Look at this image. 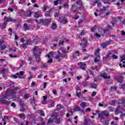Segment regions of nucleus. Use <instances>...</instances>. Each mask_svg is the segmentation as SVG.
<instances>
[{
    "instance_id": "obj_1",
    "label": "nucleus",
    "mask_w": 125,
    "mask_h": 125,
    "mask_svg": "<svg viewBox=\"0 0 125 125\" xmlns=\"http://www.w3.org/2000/svg\"><path fill=\"white\" fill-rule=\"evenodd\" d=\"M33 56L35 57L36 62L37 63H41L42 60L41 59V57H40V54L42 53L41 51V49L39 48L38 46H35L33 49Z\"/></svg>"
},
{
    "instance_id": "obj_2",
    "label": "nucleus",
    "mask_w": 125,
    "mask_h": 125,
    "mask_svg": "<svg viewBox=\"0 0 125 125\" xmlns=\"http://www.w3.org/2000/svg\"><path fill=\"white\" fill-rule=\"evenodd\" d=\"M8 97H9V93L6 92V94L3 95L2 97L0 98V102L2 104H4V105H6V106H8L11 102L8 101L5 99H8Z\"/></svg>"
},
{
    "instance_id": "obj_3",
    "label": "nucleus",
    "mask_w": 125,
    "mask_h": 125,
    "mask_svg": "<svg viewBox=\"0 0 125 125\" xmlns=\"http://www.w3.org/2000/svg\"><path fill=\"white\" fill-rule=\"evenodd\" d=\"M58 54L56 56V59H57V60H59V62L61 61V59L60 58H64V57L65 58H67V57L68 56L67 54L63 55V54L61 53L59 51H58Z\"/></svg>"
},
{
    "instance_id": "obj_4",
    "label": "nucleus",
    "mask_w": 125,
    "mask_h": 125,
    "mask_svg": "<svg viewBox=\"0 0 125 125\" xmlns=\"http://www.w3.org/2000/svg\"><path fill=\"white\" fill-rule=\"evenodd\" d=\"M40 23L39 24H42V25H43V26H47L48 25L49 23L50 22V20L49 19H41L40 20Z\"/></svg>"
},
{
    "instance_id": "obj_5",
    "label": "nucleus",
    "mask_w": 125,
    "mask_h": 125,
    "mask_svg": "<svg viewBox=\"0 0 125 125\" xmlns=\"http://www.w3.org/2000/svg\"><path fill=\"white\" fill-rule=\"evenodd\" d=\"M111 43V41H109L106 42L105 43L101 44V46L103 48H106L108 45H109Z\"/></svg>"
},
{
    "instance_id": "obj_6",
    "label": "nucleus",
    "mask_w": 125,
    "mask_h": 125,
    "mask_svg": "<svg viewBox=\"0 0 125 125\" xmlns=\"http://www.w3.org/2000/svg\"><path fill=\"white\" fill-rule=\"evenodd\" d=\"M4 19H6V22H16V20H14L11 18L5 17Z\"/></svg>"
},
{
    "instance_id": "obj_7",
    "label": "nucleus",
    "mask_w": 125,
    "mask_h": 125,
    "mask_svg": "<svg viewBox=\"0 0 125 125\" xmlns=\"http://www.w3.org/2000/svg\"><path fill=\"white\" fill-rule=\"evenodd\" d=\"M73 110L74 112H78V111H79L80 112H82L83 114H84V111L83 110H82L80 108V106H75V108L73 109Z\"/></svg>"
},
{
    "instance_id": "obj_8",
    "label": "nucleus",
    "mask_w": 125,
    "mask_h": 125,
    "mask_svg": "<svg viewBox=\"0 0 125 125\" xmlns=\"http://www.w3.org/2000/svg\"><path fill=\"white\" fill-rule=\"evenodd\" d=\"M123 79H124V76H120L117 77L118 82L119 83H122L123 82Z\"/></svg>"
},
{
    "instance_id": "obj_9",
    "label": "nucleus",
    "mask_w": 125,
    "mask_h": 125,
    "mask_svg": "<svg viewBox=\"0 0 125 125\" xmlns=\"http://www.w3.org/2000/svg\"><path fill=\"white\" fill-rule=\"evenodd\" d=\"M100 52V49L98 48L96 52H95V56H96L97 58H100V55L99 53Z\"/></svg>"
},
{
    "instance_id": "obj_10",
    "label": "nucleus",
    "mask_w": 125,
    "mask_h": 125,
    "mask_svg": "<svg viewBox=\"0 0 125 125\" xmlns=\"http://www.w3.org/2000/svg\"><path fill=\"white\" fill-rule=\"evenodd\" d=\"M106 75V72H104V74H101V77H103V78H104L105 80H107V79H110L111 77L110 76H107Z\"/></svg>"
},
{
    "instance_id": "obj_11",
    "label": "nucleus",
    "mask_w": 125,
    "mask_h": 125,
    "mask_svg": "<svg viewBox=\"0 0 125 125\" xmlns=\"http://www.w3.org/2000/svg\"><path fill=\"white\" fill-rule=\"evenodd\" d=\"M86 64L83 63V62H80V68L81 69H82V70H85V66Z\"/></svg>"
},
{
    "instance_id": "obj_12",
    "label": "nucleus",
    "mask_w": 125,
    "mask_h": 125,
    "mask_svg": "<svg viewBox=\"0 0 125 125\" xmlns=\"http://www.w3.org/2000/svg\"><path fill=\"white\" fill-rule=\"evenodd\" d=\"M19 105L20 107H24V106H25V103H24V101L20 100L19 101Z\"/></svg>"
},
{
    "instance_id": "obj_13",
    "label": "nucleus",
    "mask_w": 125,
    "mask_h": 125,
    "mask_svg": "<svg viewBox=\"0 0 125 125\" xmlns=\"http://www.w3.org/2000/svg\"><path fill=\"white\" fill-rule=\"evenodd\" d=\"M98 118H100L101 120H104L105 119L104 116L102 113L98 114Z\"/></svg>"
},
{
    "instance_id": "obj_14",
    "label": "nucleus",
    "mask_w": 125,
    "mask_h": 125,
    "mask_svg": "<svg viewBox=\"0 0 125 125\" xmlns=\"http://www.w3.org/2000/svg\"><path fill=\"white\" fill-rule=\"evenodd\" d=\"M57 25L56 23H52L51 28L52 29V30H55L56 29V27H57Z\"/></svg>"
},
{
    "instance_id": "obj_15",
    "label": "nucleus",
    "mask_w": 125,
    "mask_h": 125,
    "mask_svg": "<svg viewBox=\"0 0 125 125\" xmlns=\"http://www.w3.org/2000/svg\"><path fill=\"white\" fill-rule=\"evenodd\" d=\"M52 118H54V119H56V118H58V113H54L53 114L51 115Z\"/></svg>"
},
{
    "instance_id": "obj_16",
    "label": "nucleus",
    "mask_w": 125,
    "mask_h": 125,
    "mask_svg": "<svg viewBox=\"0 0 125 125\" xmlns=\"http://www.w3.org/2000/svg\"><path fill=\"white\" fill-rule=\"evenodd\" d=\"M80 106L82 107V108H85V107H86V103L85 102H83L80 104Z\"/></svg>"
},
{
    "instance_id": "obj_17",
    "label": "nucleus",
    "mask_w": 125,
    "mask_h": 125,
    "mask_svg": "<svg viewBox=\"0 0 125 125\" xmlns=\"http://www.w3.org/2000/svg\"><path fill=\"white\" fill-rule=\"evenodd\" d=\"M56 124H57L58 125H60L61 124V122H60V118H56Z\"/></svg>"
},
{
    "instance_id": "obj_18",
    "label": "nucleus",
    "mask_w": 125,
    "mask_h": 125,
    "mask_svg": "<svg viewBox=\"0 0 125 125\" xmlns=\"http://www.w3.org/2000/svg\"><path fill=\"white\" fill-rule=\"evenodd\" d=\"M19 89V87H15V88L12 90V93L13 94H15L16 93L15 92V91H17V90H18V89Z\"/></svg>"
},
{
    "instance_id": "obj_19",
    "label": "nucleus",
    "mask_w": 125,
    "mask_h": 125,
    "mask_svg": "<svg viewBox=\"0 0 125 125\" xmlns=\"http://www.w3.org/2000/svg\"><path fill=\"white\" fill-rule=\"evenodd\" d=\"M7 71H8V69L4 67L3 68V70H2L0 72L1 74H5V72H7Z\"/></svg>"
},
{
    "instance_id": "obj_20",
    "label": "nucleus",
    "mask_w": 125,
    "mask_h": 125,
    "mask_svg": "<svg viewBox=\"0 0 125 125\" xmlns=\"http://www.w3.org/2000/svg\"><path fill=\"white\" fill-rule=\"evenodd\" d=\"M96 3H98L97 4L98 7H99V6H100V5H102V4H101V2H99L98 3V1H95L94 3L93 6H95Z\"/></svg>"
},
{
    "instance_id": "obj_21",
    "label": "nucleus",
    "mask_w": 125,
    "mask_h": 125,
    "mask_svg": "<svg viewBox=\"0 0 125 125\" xmlns=\"http://www.w3.org/2000/svg\"><path fill=\"white\" fill-rule=\"evenodd\" d=\"M91 86L93 88H95V89H96L97 88V84H96L95 83H91Z\"/></svg>"
},
{
    "instance_id": "obj_22",
    "label": "nucleus",
    "mask_w": 125,
    "mask_h": 125,
    "mask_svg": "<svg viewBox=\"0 0 125 125\" xmlns=\"http://www.w3.org/2000/svg\"><path fill=\"white\" fill-rule=\"evenodd\" d=\"M6 26V22H4L2 25H0V29H4Z\"/></svg>"
},
{
    "instance_id": "obj_23",
    "label": "nucleus",
    "mask_w": 125,
    "mask_h": 125,
    "mask_svg": "<svg viewBox=\"0 0 125 125\" xmlns=\"http://www.w3.org/2000/svg\"><path fill=\"white\" fill-rule=\"evenodd\" d=\"M77 56H80V53L79 51L75 52V53L73 55V57H77Z\"/></svg>"
},
{
    "instance_id": "obj_24",
    "label": "nucleus",
    "mask_w": 125,
    "mask_h": 125,
    "mask_svg": "<svg viewBox=\"0 0 125 125\" xmlns=\"http://www.w3.org/2000/svg\"><path fill=\"white\" fill-rule=\"evenodd\" d=\"M57 108L58 110H61V109H63V106L62 104H59L57 105Z\"/></svg>"
},
{
    "instance_id": "obj_25",
    "label": "nucleus",
    "mask_w": 125,
    "mask_h": 125,
    "mask_svg": "<svg viewBox=\"0 0 125 125\" xmlns=\"http://www.w3.org/2000/svg\"><path fill=\"white\" fill-rule=\"evenodd\" d=\"M120 58L121 59V62H123V61H125V55H123L120 57Z\"/></svg>"
},
{
    "instance_id": "obj_26",
    "label": "nucleus",
    "mask_w": 125,
    "mask_h": 125,
    "mask_svg": "<svg viewBox=\"0 0 125 125\" xmlns=\"http://www.w3.org/2000/svg\"><path fill=\"white\" fill-rule=\"evenodd\" d=\"M61 50H62V53H63V54H66V53H69V52L64 50L63 48H62L61 49Z\"/></svg>"
},
{
    "instance_id": "obj_27",
    "label": "nucleus",
    "mask_w": 125,
    "mask_h": 125,
    "mask_svg": "<svg viewBox=\"0 0 125 125\" xmlns=\"http://www.w3.org/2000/svg\"><path fill=\"white\" fill-rule=\"evenodd\" d=\"M48 67V66L47 65V64H46V63H42V68H47Z\"/></svg>"
},
{
    "instance_id": "obj_28",
    "label": "nucleus",
    "mask_w": 125,
    "mask_h": 125,
    "mask_svg": "<svg viewBox=\"0 0 125 125\" xmlns=\"http://www.w3.org/2000/svg\"><path fill=\"white\" fill-rule=\"evenodd\" d=\"M19 117L20 118H21V119H25V115L23 113H21L19 114Z\"/></svg>"
},
{
    "instance_id": "obj_29",
    "label": "nucleus",
    "mask_w": 125,
    "mask_h": 125,
    "mask_svg": "<svg viewBox=\"0 0 125 125\" xmlns=\"http://www.w3.org/2000/svg\"><path fill=\"white\" fill-rule=\"evenodd\" d=\"M20 111H21V112H25L26 111V108H24V106H21Z\"/></svg>"
},
{
    "instance_id": "obj_30",
    "label": "nucleus",
    "mask_w": 125,
    "mask_h": 125,
    "mask_svg": "<svg viewBox=\"0 0 125 125\" xmlns=\"http://www.w3.org/2000/svg\"><path fill=\"white\" fill-rule=\"evenodd\" d=\"M40 115L41 116H42V117H44V116H45V114H44V112H43V110H40Z\"/></svg>"
},
{
    "instance_id": "obj_31",
    "label": "nucleus",
    "mask_w": 125,
    "mask_h": 125,
    "mask_svg": "<svg viewBox=\"0 0 125 125\" xmlns=\"http://www.w3.org/2000/svg\"><path fill=\"white\" fill-rule=\"evenodd\" d=\"M90 124H92V122H91V121H86V122L84 123V125H90Z\"/></svg>"
},
{
    "instance_id": "obj_32",
    "label": "nucleus",
    "mask_w": 125,
    "mask_h": 125,
    "mask_svg": "<svg viewBox=\"0 0 125 125\" xmlns=\"http://www.w3.org/2000/svg\"><path fill=\"white\" fill-rule=\"evenodd\" d=\"M60 0H56L54 1V5H58Z\"/></svg>"
},
{
    "instance_id": "obj_33",
    "label": "nucleus",
    "mask_w": 125,
    "mask_h": 125,
    "mask_svg": "<svg viewBox=\"0 0 125 125\" xmlns=\"http://www.w3.org/2000/svg\"><path fill=\"white\" fill-rule=\"evenodd\" d=\"M35 13V15H34L35 18H39V17H40V14H39V13L36 12Z\"/></svg>"
},
{
    "instance_id": "obj_34",
    "label": "nucleus",
    "mask_w": 125,
    "mask_h": 125,
    "mask_svg": "<svg viewBox=\"0 0 125 125\" xmlns=\"http://www.w3.org/2000/svg\"><path fill=\"white\" fill-rule=\"evenodd\" d=\"M68 22V21H67L65 19H62L61 21V23H62V24H66V23H67Z\"/></svg>"
},
{
    "instance_id": "obj_35",
    "label": "nucleus",
    "mask_w": 125,
    "mask_h": 125,
    "mask_svg": "<svg viewBox=\"0 0 125 125\" xmlns=\"http://www.w3.org/2000/svg\"><path fill=\"white\" fill-rule=\"evenodd\" d=\"M81 95H82V93L81 92H78V91H76V96L77 97H81Z\"/></svg>"
},
{
    "instance_id": "obj_36",
    "label": "nucleus",
    "mask_w": 125,
    "mask_h": 125,
    "mask_svg": "<svg viewBox=\"0 0 125 125\" xmlns=\"http://www.w3.org/2000/svg\"><path fill=\"white\" fill-rule=\"evenodd\" d=\"M23 27L26 30H28V29H29V26H28V24L26 23H24L23 24Z\"/></svg>"
},
{
    "instance_id": "obj_37",
    "label": "nucleus",
    "mask_w": 125,
    "mask_h": 125,
    "mask_svg": "<svg viewBox=\"0 0 125 125\" xmlns=\"http://www.w3.org/2000/svg\"><path fill=\"white\" fill-rule=\"evenodd\" d=\"M31 103H33V104H35L36 103V98L35 97H33L32 100H31Z\"/></svg>"
},
{
    "instance_id": "obj_38",
    "label": "nucleus",
    "mask_w": 125,
    "mask_h": 125,
    "mask_svg": "<svg viewBox=\"0 0 125 125\" xmlns=\"http://www.w3.org/2000/svg\"><path fill=\"white\" fill-rule=\"evenodd\" d=\"M102 114L104 115V117H109V114H106V113H105V111H103V112H102Z\"/></svg>"
},
{
    "instance_id": "obj_39",
    "label": "nucleus",
    "mask_w": 125,
    "mask_h": 125,
    "mask_svg": "<svg viewBox=\"0 0 125 125\" xmlns=\"http://www.w3.org/2000/svg\"><path fill=\"white\" fill-rule=\"evenodd\" d=\"M120 101H121V104H123V105H124V104H125V99L124 98H122L121 100H120Z\"/></svg>"
},
{
    "instance_id": "obj_40",
    "label": "nucleus",
    "mask_w": 125,
    "mask_h": 125,
    "mask_svg": "<svg viewBox=\"0 0 125 125\" xmlns=\"http://www.w3.org/2000/svg\"><path fill=\"white\" fill-rule=\"evenodd\" d=\"M23 97L25 99H28V98H29L30 97V95L25 94V95H24Z\"/></svg>"
},
{
    "instance_id": "obj_41",
    "label": "nucleus",
    "mask_w": 125,
    "mask_h": 125,
    "mask_svg": "<svg viewBox=\"0 0 125 125\" xmlns=\"http://www.w3.org/2000/svg\"><path fill=\"white\" fill-rule=\"evenodd\" d=\"M112 57L113 59H118V56L117 55H115V54H113L112 56Z\"/></svg>"
},
{
    "instance_id": "obj_42",
    "label": "nucleus",
    "mask_w": 125,
    "mask_h": 125,
    "mask_svg": "<svg viewBox=\"0 0 125 125\" xmlns=\"http://www.w3.org/2000/svg\"><path fill=\"white\" fill-rule=\"evenodd\" d=\"M115 103H116V102L115 101V100H112L111 101L110 104L112 105V106H116V105L115 104Z\"/></svg>"
},
{
    "instance_id": "obj_43",
    "label": "nucleus",
    "mask_w": 125,
    "mask_h": 125,
    "mask_svg": "<svg viewBox=\"0 0 125 125\" xmlns=\"http://www.w3.org/2000/svg\"><path fill=\"white\" fill-rule=\"evenodd\" d=\"M103 2H104V4H107H107H109V5L111 4V2H110L108 1H107V0H105V1H103Z\"/></svg>"
},
{
    "instance_id": "obj_44",
    "label": "nucleus",
    "mask_w": 125,
    "mask_h": 125,
    "mask_svg": "<svg viewBox=\"0 0 125 125\" xmlns=\"http://www.w3.org/2000/svg\"><path fill=\"white\" fill-rule=\"evenodd\" d=\"M21 16H23V15H25V11H24L23 10H21Z\"/></svg>"
},
{
    "instance_id": "obj_45",
    "label": "nucleus",
    "mask_w": 125,
    "mask_h": 125,
    "mask_svg": "<svg viewBox=\"0 0 125 125\" xmlns=\"http://www.w3.org/2000/svg\"><path fill=\"white\" fill-rule=\"evenodd\" d=\"M70 11H71V12H72L73 13H76V12H77V13L78 12H77V10L73 9V7H72V8L70 9Z\"/></svg>"
},
{
    "instance_id": "obj_46",
    "label": "nucleus",
    "mask_w": 125,
    "mask_h": 125,
    "mask_svg": "<svg viewBox=\"0 0 125 125\" xmlns=\"http://www.w3.org/2000/svg\"><path fill=\"white\" fill-rule=\"evenodd\" d=\"M11 107H13V108H16V105H15V103H12L11 104Z\"/></svg>"
},
{
    "instance_id": "obj_47",
    "label": "nucleus",
    "mask_w": 125,
    "mask_h": 125,
    "mask_svg": "<svg viewBox=\"0 0 125 125\" xmlns=\"http://www.w3.org/2000/svg\"><path fill=\"white\" fill-rule=\"evenodd\" d=\"M25 43L27 44V45H30V44H31V40H28Z\"/></svg>"
},
{
    "instance_id": "obj_48",
    "label": "nucleus",
    "mask_w": 125,
    "mask_h": 125,
    "mask_svg": "<svg viewBox=\"0 0 125 125\" xmlns=\"http://www.w3.org/2000/svg\"><path fill=\"white\" fill-rule=\"evenodd\" d=\"M49 54L50 56H51V57H53V56L54 55V53L53 52H50L49 53Z\"/></svg>"
},
{
    "instance_id": "obj_49",
    "label": "nucleus",
    "mask_w": 125,
    "mask_h": 125,
    "mask_svg": "<svg viewBox=\"0 0 125 125\" xmlns=\"http://www.w3.org/2000/svg\"><path fill=\"white\" fill-rule=\"evenodd\" d=\"M6 47V46L4 45H2L1 47V50H4V49H5V48Z\"/></svg>"
},
{
    "instance_id": "obj_50",
    "label": "nucleus",
    "mask_w": 125,
    "mask_h": 125,
    "mask_svg": "<svg viewBox=\"0 0 125 125\" xmlns=\"http://www.w3.org/2000/svg\"><path fill=\"white\" fill-rule=\"evenodd\" d=\"M11 78H14V79H17V75H11Z\"/></svg>"
},
{
    "instance_id": "obj_51",
    "label": "nucleus",
    "mask_w": 125,
    "mask_h": 125,
    "mask_svg": "<svg viewBox=\"0 0 125 125\" xmlns=\"http://www.w3.org/2000/svg\"><path fill=\"white\" fill-rule=\"evenodd\" d=\"M107 28H108L107 29H108V31H109L110 29H113V28H112V26L110 24H107Z\"/></svg>"
},
{
    "instance_id": "obj_52",
    "label": "nucleus",
    "mask_w": 125,
    "mask_h": 125,
    "mask_svg": "<svg viewBox=\"0 0 125 125\" xmlns=\"http://www.w3.org/2000/svg\"><path fill=\"white\" fill-rule=\"evenodd\" d=\"M29 14H28V16L29 17H31L32 16V15L33 14V12L31 11H29Z\"/></svg>"
},
{
    "instance_id": "obj_53",
    "label": "nucleus",
    "mask_w": 125,
    "mask_h": 125,
    "mask_svg": "<svg viewBox=\"0 0 125 125\" xmlns=\"http://www.w3.org/2000/svg\"><path fill=\"white\" fill-rule=\"evenodd\" d=\"M64 8H66V7H69V4H63Z\"/></svg>"
},
{
    "instance_id": "obj_54",
    "label": "nucleus",
    "mask_w": 125,
    "mask_h": 125,
    "mask_svg": "<svg viewBox=\"0 0 125 125\" xmlns=\"http://www.w3.org/2000/svg\"><path fill=\"white\" fill-rule=\"evenodd\" d=\"M54 105H55V103L52 102L50 104V107H54Z\"/></svg>"
},
{
    "instance_id": "obj_55",
    "label": "nucleus",
    "mask_w": 125,
    "mask_h": 125,
    "mask_svg": "<svg viewBox=\"0 0 125 125\" xmlns=\"http://www.w3.org/2000/svg\"><path fill=\"white\" fill-rule=\"evenodd\" d=\"M121 108V106L119 105L116 108V110L115 112H118L119 111V109Z\"/></svg>"
},
{
    "instance_id": "obj_56",
    "label": "nucleus",
    "mask_w": 125,
    "mask_h": 125,
    "mask_svg": "<svg viewBox=\"0 0 125 125\" xmlns=\"http://www.w3.org/2000/svg\"><path fill=\"white\" fill-rule=\"evenodd\" d=\"M42 105H45L46 104V101L43 100L42 102Z\"/></svg>"
},
{
    "instance_id": "obj_57",
    "label": "nucleus",
    "mask_w": 125,
    "mask_h": 125,
    "mask_svg": "<svg viewBox=\"0 0 125 125\" xmlns=\"http://www.w3.org/2000/svg\"><path fill=\"white\" fill-rule=\"evenodd\" d=\"M95 95H96V92L93 91L92 94V96L93 97H94V96H95Z\"/></svg>"
},
{
    "instance_id": "obj_58",
    "label": "nucleus",
    "mask_w": 125,
    "mask_h": 125,
    "mask_svg": "<svg viewBox=\"0 0 125 125\" xmlns=\"http://www.w3.org/2000/svg\"><path fill=\"white\" fill-rule=\"evenodd\" d=\"M52 62H53V60L50 59L48 61L47 63H52Z\"/></svg>"
},
{
    "instance_id": "obj_59",
    "label": "nucleus",
    "mask_w": 125,
    "mask_h": 125,
    "mask_svg": "<svg viewBox=\"0 0 125 125\" xmlns=\"http://www.w3.org/2000/svg\"><path fill=\"white\" fill-rule=\"evenodd\" d=\"M121 33H122L121 36H125V32L124 30H122L121 31Z\"/></svg>"
},
{
    "instance_id": "obj_60",
    "label": "nucleus",
    "mask_w": 125,
    "mask_h": 125,
    "mask_svg": "<svg viewBox=\"0 0 125 125\" xmlns=\"http://www.w3.org/2000/svg\"><path fill=\"white\" fill-rule=\"evenodd\" d=\"M106 7L103 6V9H101V11H106Z\"/></svg>"
},
{
    "instance_id": "obj_61",
    "label": "nucleus",
    "mask_w": 125,
    "mask_h": 125,
    "mask_svg": "<svg viewBox=\"0 0 125 125\" xmlns=\"http://www.w3.org/2000/svg\"><path fill=\"white\" fill-rule=\"evenodd\" d=\"M45 16H46V17H51V15L49 14H45Z\"/></svg>"
},
{
    "instance_id": "obj_62",
    "label": "nucleus",
    "mask_w": 125,
    "mask_h": 125,
    "mask_svg": "<svg viewBox=\"0 0 125 125\" xmlns=\"http://www.w3.org/2000/svg\"><path fill=\"white\" fill-rule=\"evenodd\" d=\"M88 83H89L88 82H86L84 84V87H85V86H87V85H88Z\"/></svg>"
},
{
    "instance_id": "obj_63",
    "label": "nucleus",
    "mask_w": 125,
    "mask_h": 125,
    "mask_svg": "<svg viewBox=\"0 0 125 125\" xmlns=\"http://www.w3.org/2000/svg\"><path fill=\"white\" fill-rule=\"evenodd\" d=\"M121 88H122V89H125V83L124 84H123Z\"/></svg>"
},
{
    "instance_id": "obj_64",
    "label": "nucleus",
    "mask_w": 125,
    "mask_h": 125,
    "mask_svg": "<svg viewBox=\"0 0 125 125\" xmlns=\"http://www.w3.org/2000/svg\"><path fill=\"white\" fill-rule=\"evenodd\" d=\"M76 91H79V90H81V89H80V86H77L76 87Z\"/></svg>"
}]
</instances>
